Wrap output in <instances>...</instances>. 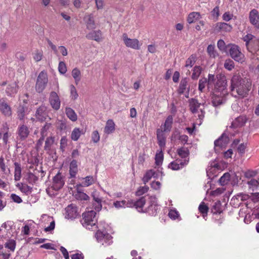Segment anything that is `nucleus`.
Returning <instances> with one entry per match:
<instances>
[{"label":"nucleus","instance_id":"obj_53","mask_svg":"<svg viewBox=\"0 0 259 259\" xmlns=\"http://www.w3.org/2000/svg\"><path fill=\"white\" fill-rule=\"evenodd\" d=\"M25 107L23 105H20L18 108L17 116L20 120H23L24 117Z\"/></svg>","mask_w":259,"mask_h":259},{"label":"nucleus","instance_id":"obj_62","mask_svg":"<svg viewBox=\"0 0 259 259\" xmlns=\"http://www.w3.org/2000/svg\"><path fill=\"white\" fill-rule=\"evenodd\" d=\"M10 198L14 202L17 203H20L22 202L21 198L16 194H12L11 195Z\"/></svg>","mask_w":259,"mask_h":259},{"label":"nucleus","instance_id":"obj_4","mask_svg":"<svg viewBox=\"0 0 259 259\" xmlns=\"http://www.w3.org/2000/svg\"><path fill=\"white\" fill-rule=\"evenodd\" d=\"M148 204V206L144 209V213H147L151 216H156L160 210L156 197L153 196L149 197Z\"/></svg>","mask_w":259,"mask_h":259},{"label":"nucleus","instance_id":"obj_21","mask_svg":"<svg viewBox=\"0 0 259 259\" xmlns=\"http://www.w3.org/2000/svg\"><path fill=\"white\" fill-rule=\"evenodd\" d=\"M78 172L77 161L76 159H73L69 164V178H75Z\"/></svg>","mask_w":259,"mask_h":259},{"label":"nucleus","instance_id":"obj_47","mask_svg":"<svg viewBox=\"0 0 259 259\" xmlns=\"http://www.w3.org/2000/svg\"><path fill=\"white\" fill-rule=\"evenodd\" d=\"M217 79V75L215 76L214 74H208V78H207V87L208 88H210L212 87L213 85H214V82Z\"/></svg>","mask_w":259,"mask_h":259},{"label":"nucleus","instance_id":"obj_34","mask_svg":"<svg viewBox=\"0 0 259 259\" xmlns=\"http://www.w3.org/2000/svg\"><path fill=\"white\" fill-rule=\"evenodd\" d=\"M65 112L67 116L72 121H76L77 116L75 111L70 107H67L65 109Z\"/></svg>","mask_w":259,"mask_h":259},{"label":"nucleus","instance_id":"obj_15","mask_svg":"<svg viewBox=\"0 0 259 259\" xmlns=\"http://www.w3.org/2000/svg\"><path fill=\"white\" fill-rule=\"evenodd\" d=\"M188 80L189 78L187 77L183 78L181 80L179 88L177 90V92L179 95L184 94L185 91H187L188 95H189L190 87L188 83Z\"/></svg>","mask_w":259,"mask_h":259},{"label":"nucleus","instance_id":"obj_31","mask_svg":"<svg viewBox=\"0 0 259 259\" xmlns=\"http://www.w3.org/2000/svg\"><path fill=\"white\" fill-rule=\"evenodd\" d=\"M211 212L213 214H220L222 212V203L220 200L214 203L211 208Z\"/></svg>","mask_w":259,"mask_h":259},{"label":"nucleus","instance_id":"obj_60","mask_svg":"<svg viewBox=\"0 0 259 259\" xmlns=\"http://www.w3.org/2000/svg\"><path fill=\"white\" fill-rule=\"evenodd\" d=\"M67 145V139L65 136L62 137L60 140V148L62 152H64L65 148Z\"/></svg>","mask_w":259,"mask_h":259},{"label":"nucleus","instance_id":"obj_28","mask_svg":"<svg viewBox=\"0 0 259 259\" xmlns=\"http://www.w3.org/2000/svg\"><path fill=\"white\" fill-rule=\"evenodd\" d=\"M115 130V123L112 119H109L106 122L104 132L107 134L113 133Z\"/></svg>","mask_w":259,"mask_h":259},{"label":"nucleus","instance_id":"obj_6","mask_svg":"<svg viewBox=\"0 0 259 259\" xmlns=\"http://www.w3.org/2000/svg\"><path fill=\"white\" fill-rule=\"evenodd\" d=\"M95 237L98 242L105 246L110 245L113 242L112 237L106 230H98L95 234Z\"/></svg>","mask_w":259,"mask_h":259},{"label":"nucleus","instance_id":"obj_11","mask_svg":"<svg viewBox=\"0 0 259 259\" xmlns=\"http://www.w3.org/2000/svg\"><path fill=\"white\" fill-rule=\"evenodd\" d=\"M91 196L93 199L92 202L93 208L96 211H100L102 208V200L100 196V193L98 191L95 190L92 193Z\"/></svg>","mask_w":259,"mask_h":259},{"label":"nucleus","instance_id":"obj_64","mask_svg":"<svg viewBox=\"0 0 259 259\" xmlns=\"http://www.w3.org/2000/svg\"><path fill=\"white\" fill-rule=\"evenodd\" d=\"M179 214L178 212L176 210H172L171 209L168 213L169 217L173 220H176L178 217Z\"/></svg>","mask_w":259,"mask_h":259},{"label":"nucleus","instance_id":"obj_16","mask_svg":"<svg viewBox=\"0 0 259 259\" xmlns=\"http://www.w3.org/2000/svg\"><path fill=\"white\" fill-rule=\"evenodd\" d=\"M35 116L38 120L45 121L47 117L48 116L47 107L45 106H40L37 109Z\"/></svg>","mask_w":259,"mask_h":259},{"label":"nucleus","instance_id":"obj_22","mask_svg":"<svg viewBox=\"0 0 259 259\" xmlns=\"http://www.w3.org/2000/svg\"><path fill=\"white\" fill-rule=\"evenodd\" d=\"M18 89V85L17 82H14L9 84L6 90V93L8 96L14 97L17 94Z\"/></svg>","mask_w":259,"mask_h":259},{"label":"nucleus","instance_id":"obj_61","mask_svg":"<svg viewBox=\"0 0 259 259\" xmlns=\"http://www.w3.org/2000/svg\"><path fill=\"white\" fill-rule=\"evenodd\" d=\"M211 14L213 17V18H215V20H217L218 19V17L220 15L219 7H215L211 11Z\"/></svg>","mask_w":259,"mask_h":259},{"label":"nucleus","instance_id":"obj_9","mask_svg":"<svg viewBox=\"0 0 259 259\" xmlns=\"http://www.w3.org/2000/svg\"><path fill=\"white\" fill-rule=\"evenodd\" d=\"M65 210V218L66 219L73 220L79 215L77 207L73 203L68 205Z\"/></svg>","mask_w":259,"mask_h":259},{"label":"nucleus","instance_id":"obj_45","mask_svg":"<svg viewBox=\"0 0 259 259\" xmlns=\"http://www.w3.org/2000/svg\"><path fill=\"white\" fill-rule=\"evenodd\" d=\"M55 141V137H50L46 139L44 149L46 151L50 150L52 145Z\"/></svg>","mask_w":259,"mask_h":259},{"label":"nucleus","instance_id":"obj_10","mask_svg":"<svg viewBox=\"0 0 259 259\" xmlns=\"http://www.w3.org/2000/svg\"><path fill=\"white\" fill-rule=\"evenodd\" d=\"M65 184L63 177L60 172H58L53 179L52 188L53 190L58 191L61 189Z\"/></svg>","mask_w":259,"mask_h":259},{"label":"nucleus","instance_id":"obj_43","mask_svg":"<svg viewBox=\"0 0 259 259\" xmlns=\"http://www.w3.org/2000/svg\"><path fill=\"white\" fill-rule=\"evenodd\" d=\"M81 135V131L79 128H75L72 131L71 134V139L74 141H77Z\"/></svg>","mask_w":259,"mask_h":259},{"label":"nucleus","instance_id":"obj_38","mask_svg":"<svg viewBox=\"0 0 259 259\" xmlns=\"http://www.w3.org/2000/svg\"><path fill=\"white\" fill-rule=\"evenodd\" d=\"M16 246V242L14 239H9L4 244V246L6 248L10 249V250L12 252L15 251Z\"/></svg>","mask_w":259,"mask_h":259},{"label":"nucleus","instance_id":"obj_7","mask_svg":"<svg viewBox=\"0 0 259 259\" xmlns=\"http://www.w3.org/2000/svg\"><path fill=\"white\" fill-rule=\"evenodd\" d=\"M48 81V75L46 72L41 71L36 79L35 90L38 93H41L45 89Z\"/></svg>","mask_w":259,"mask_h":259},{"label":"nucleus","instance_id":"obj_36","mask_svg":"<svg viewBox=\"0 0 259 259\" xmlns=\"http://www.w3.org/2000/svg\"><path fill=\"white\" fill-rule=\"evenodd\" d=\"M230 179V174L229 172H226L220 178L219 182L221 186H225L228 183Z\"/></svg>","mask_w":259,"mask_h":259},{"label":"nucleus","instance_id":"obj_59","mask_svg":"<svg viewBox=\"0 0 259 259\" xmlns=\"http://www.w3.org/2000/svg\"><path fill=\"white\" fill-rule=\"evenodd\" d=\"M70 94L72 99L74 100H76L78 96L75 87L72 84L70 85Z\"/></svg>","mask_w":259,"mask_h":259},{"label":"nucleus","instance_id":"obj_1","mask_svg":"<svg viewBox=\"0 0 259 259\" xmlns=\"http://www.w3.org/2000/svg\"><path fill=\"white\" fill-rule=\"evenodd\" d=\"M250 84L243 79L240 75H234L231 80L230 89L231 92H236L237 95L244 98L248 95Z\"/></svg>","mask_w":259,"mask_h":259},{"label":"nucleus","instance_id":"obj_41","mask_svg":"<svg viewBox=\"0 0 259 259\" xmlns=\"http://www.w3.org/2000/svg\"><path fill=\"white\" fill-rule=\"evenodd\" d=\"M83 181L81 183L83 187H88L94 183V179L92 176H88L83 178Z\"/></svg>","mask_w":259,"mask_h":259},{"label":"nucleus","instance_id":"obj_24","mask_svg":"<svg viewBox=\"0 0 259 259\" xmlns=\"http://www.w3.org/2000/svg\"><path fill=\"white\" fill-rule=\"evenodd\" d=\"M86 37L89 39L94 40L99 42L101 40L102 32L100 30L92 31L87 34Z\"/></svg>","mask_w":259,"mask_h":259},{"label":"nucleus","instance_id":"obj_40","mask_svg":"<svg viewBox=\"0 0 259 259\" xmlns=\"http://www.w3.org/2000/svg\"><path fill=\"white\" fill-rule=\"evenodd\" d=\"M185 163H180V164H177L176 162H174V161L169 163L168 165V168L171 169L173 170H178L183 167L185 166Z\"/></svg>","mask_w":259,"mask_h":259},{"label":"nucleus","instance_id":"obj_3","mask_svg":"<svg viewBox=\"0 0 259 259\" xmlns=\"http://www.w3.org/2000/svg\"><path fill=\"white\" fill-rule=\"evenodd\" d=\"M226 53L236 62L242 63L243 61L244 55L241 53L240 47L237 45L229 44Z\"/></svg>","mask_w":259,"mask_h":259},{"label":"nucleus","instance_id":"obj_35","mask_svg":"<svg viewBox=\"0 0 259 259\" xmlns=\"http://www.w3.org/2000/svg\"><path fill=\"white\" fill-rule=\"evenodd\" d=\"M155 163L157 166L162 165L163 161V153L162 149H160L159 152H157L155 156Z\"/></svg>","mask_w":259,"mask_h":259},{"label":"nucleus","instance_id":"obj_55","mask_svg":"<svg viewBox=\"0 0 259 259\" xmlns=\"http://www.w3.org/2000/svg\"><path fill=\"white\" fill-rule=\"evenodd\" d=\"M212 103L213 106L217 107L220 106L223 103V99L220 98L219 95H216L213 98Z\"/></svg>","mask_w":259,"mask_h":259},{"label":"nucleus","instance_id":"obj_52","mask_svg":"<svg viewBox=\"0 0 259 259\" xmlns=\"http://www.w3.org/2000/svg\"><path fill=\"white\" fill-rule=\"evenodd\" d=\"M27 180L29 184H33L38 180V177L31 172H29L27 174Z\"/></svg>","mask_w":259,"mask_h":259},{"label":"nucleus","instance_id":"obj_20","mask_svg":"<svg viewBox=\"0 0 259 259\" xmlns=\"http://www.w3.org/2000/svg\"><path fill=\"white\" fill-rule=\"evenodd\" d=\"M249 21L253 25L258 27L259 26V16L258 11L254 9L250 11L249 16Z\"/></svg>","mask_w":259,"mask_h":259},{"label":"nucleus","instance_id":"obj_33","mask_svg":"<svg viewBox=\"0 0 259 259\" xmlns=\"http://www.w3.org/2000/svg\"><path fill=\"white\" fill-rule=\"evenodd\" d=\"M199 212L202 214L203 218L206 220L207 212L209 210L208 207L205 204L204 202H201L198 207Z\"/></svg>","mask_w":259,"mask_h":259},{"label":"nucleus","instance_id":"obj_39","mask_svg":"<svg viewBox=\"0 0 259 259\" xmlns=\"http://www.w3.org/2000/svg\"><path fill=\"white\" fill-rule=\"evenodd\" d=\"M153 174V169H149L146 171L142 178V181L145 185L151 180Z\"/></svg>","mask_w":259,"mask_h":259},{"label":"nucleus","instance_id":"obj_32","mask_svg":"<svg viewBox=\"0 0 259 259\" xmlns=\"http://www.w3.org/2000/svg\"><path fill=\"white\" fill-rule=\"evenodd\" d=\"M15 171H14V180L15 181H18L21 177V167L20 163L15 162L14 163Z\"/></svg>","mask_w":259,"mask_h":259},{"label":"nucleus","instance_id":"obj_8","mask_svg":"<svg viewBox=\"0 0 259 259\" xmlns=\"http://www.w3.org/2000/svg\"><path fill=\"white\" fill-rule=\"evenodd\" d=\"M29 134V127L26 125L24 124L19 125L16 132L17 140L20 141H25L28 137Z\"/></svg>","mask_w":259,"mask_h":259},{"label":"nucleus","instance_id":"obj_44","mask_svg":"<svg viewBox=\"0 0 259 259\" xmlns=\"http://www.w3.org/2000/svg\"><path fill=\"white\" fill-rule=\"evenodd\" d=\"M177 153L182 158H185L188 157L189 155V151L187 148L181 147L178 149Z\"/></svg>","mask_w":259,"mask_h":259},{"label":"nucleus","instance_id":"obj_25","mask_svg":"<svg viewBox=\"0 0 259 259\" xmlns=\"http://www.w3.org/2000/svg\"><path fill=\"white\" fill-rule=\"evenodd\" d=\"M84 20L85 21L88 29L93 30L96 28L95 22L92 14L85 16L84 17Z\"/></svg>","mask_w":259,"mask_h":259},{"label":"nucleus","instance_id":"obj_17","mask_svg":"<svg viewBox=\"0 0 259 259\" xmlns=\"http://www.w3.org/2000/svg\"><path fill=\"white\" fill-rule=\"evenodd\" d=\"M164 133H165V131H163V130L160 128H157L156 130L157 143L160 149H163L165 146L166 136Z\"/></svg>","mask_w":259,"mask_h":259},{"label":"nucleus","instance_id":"obj_29","mask_svg":"<svg viewBox=\"0 0 259 259\" xmlns=\"http://www.w3.org/2000/svg\"><path fill=\"white\" fill-rule=\"evenodd\" d=\"M229 137L225 133H223L218 139L214 142V147H220L223 146V142L225 144L228 142Z\"/></svg>","mask_w":259,"mask_h":259},{"label":"nucleus","instance_id":"obj_30","mask_svg":"<svg viewBox=\"0 0 259 259\" xmlns=\"http://www.w3.org/2000/svg\"><path fill=\"white\" fill-rule=\"evenodd\" d=\"M201 18L200 13L193 12L190 13L187 17V21L189 24L193 23Z\"/></svg>","mask_w":259,"mask_h":259},{"label":"nucleus","instance_id":"obj_57","mask_svg":"<svg viewBox=\"0 0 259 259\" xmlns=\"http://www.w3.org/2000/svg\"><path fill=\"white\" fill-rule=\"evenodd\" d=\"M32 188L27 185L24 184L23 187L21 188V191L25 194L26 195H28L32 192Z\"/></svg>","mask_w":259,"mask_h":259},{"label":"nucleus","instance_id":"obj_58","mask_svg":"<svg viewBox=\"0 0 259 259\" xmlns=\"http://www.w3.org/2000/svg\"><path fill=\"white\" fill-rule=\"evenodd\" d=\"M58 70L61 74H64L67 71V68L65 63L64 62H60L59 63Z\"/></svg>","mask_w":259,"mask_h":259},{"label":"nucleus","instance_id":"obj_13","mask_svg":"<svg viewBox=\"0 0 259 259\" xmlns=\"http://www.w3.org/2000/svg\"><path fill=\"white\" fill-rule=\"evenodd\" d=\"M122 37L124 43L126 47L136 50L140 49V46L139 45V41L137 39L128 38L126 33H123Z\"/></svg>","mask_w":259,"mask_h":259},{"label":"nucleus","instance_id":"obj_54","mask_svg":"<svg viewBox=\"0 0 259 259\" xmlns=\"http://www.w3.org/2000/svg\"><path fill=\"white\" fill-rule=\"evenodd\" d=\"M148 190L149 187L145 185L144 187H140L136 192V195L137 196H141L148 192Z\"/></svg>","mask_w":259,"mask_h":259},{"label":"nucleus","instance_id":"obj_19","mask_svg":"<svg viewBox=\"0 0 259 259\" xmlns=\"http://www.w3.org/2000/svg\"><path fill=\"white\" fill-rule=\"evenodd\" d=\"M248 118L245 115H240L236 118L235 120L232 123L231 127L237 128L244 126L247 122Z\"/></svg>","mask_w":259,"mask_h":259},{"label":"nucleus","instance_id":"obj_18","mask_svg":"<svg viewBox=\"0 0 259 259\" xmlns=\"http://www.w3.org/2000/svg\"><path fill=\"white\" fill-rule=\"evenodd\" d=\"M0 111L6 116H10L12 115L11 108L4 99H0Z\"/></svg>","mask_w":259,"mask_h":259},{"label":"nucleus","instance_id":"obj_37","mask_svg":"<svg viewBox=\"0 0 259 259\" xmlns=\"http://www.w3.org/2000/svg\"><path fill=\"white\" fill-rule=\"evenodd\" d=\"M202 71V68L200 66H195L193 69L191 78L193 80H197Z\"/></svg>","mask_w":259,"mask_h":259},{"label":"nucleus","instance_id":"obj_5","mask_svg":"<svg viewBox=\"0 0 259 259\" xmlns=\"http://www.w3.org/2000/svg\"><path fill=\"white\" fill-rule=\"evenodd\" d=\"M217 82L214 84L215 93L223 92L225 95L227 92V79L226 76L223 73L217 74Z\"/></svg>","mask_w":259,"mask_h":259},{"label":"nucleus","instance_id":"obj_42","mask_svg":"<svg viewBox=\"0 0 259 259\" xmlns=\"http://www.w3.org/2000/svg\"><path fill=\"white\" fill-rule=\"evenodd\" d=\"M72 76L75 80V83L77 84L80 80L81 72L77 68H74L71 72Z\"/></svg>","mask_w":259,"mask_h":259},{"label":"nucleus","instance_id":"obj_48","mask_svg":"<svg viewBox=\"0 0 259 259\" xmlns=\"http://www.w3.org/2000/svg\"><path fill=\"white\" fill-rule=\"evenodd\" d=\"M207 52L210 57L215 58L218 56V53L215 51L214 45H208L207 48Z\"/></svg>","mask_w":259,"mask_h":259},{"label":"nucleus","instance_id":"obj_63","mask_svg":"<svg viewBox=\"0 0 259 259\" xmlns=\"http://www.w3.org/2000/svg\"><path fill=\"white\" fill-rule=\"evenodd\" d=\"M125 200L115 201L113 202V205L117 208L125 207Z\"/></svg>","mask_w":259,"mask_h":259},{"label":"nucleus","instance_id":"obj_26","mask_svg":"<svg viewBox=\"0 0 259 259\" xmlns=\"http://www.w3.org/2000/svg\"><path fill=\"white\" fill-rule=\"evenodd\" d=\"M145 196H142L135 201V208L140 212L144 213L143 207L146 203Z\"/></svg>","mask_w":259,"mask_h":259},{"label":"nucleus","instance_id":"obj_49","mask_svg":"<svg viewBox=\"0 0 259 259\" xmlns=\"http://www.w3.org/2000/svg\"><path fill=\"white\" fill-rule=\"evenodd\" d=\"M196 62V57L194 55H191L186 61V67H192Z\"/></svg>","mask_w":259,"mask_h":259},{"label":"nucleus","instance_id":"obj_2","mask_svg":"<svg viewBox=\"0 0 259 259\" xmlns=\"http://www.w3.org/2000/svg\"><path fill=\"white\" fill-rule=\"evenodd\" d=\"M80 222L83 227L88 229H92L93 226H96L97 222L96 218V212L95 210L86 211L82 214V219Z\"/></svg>","mask_w":259,"mask_h":259},{"label":"nucleus","instance_id":"obj_14","mask_svg":"<svg viewBox=\"0 0 259 259\" xmlns=\"http://www.w3.org/2000/svg\"><path fill=\"white\" fill-rule=\"evenodd\" d=\"M232 29V25L225 22H218L214 24L213 27L214 32H220L221 31L230 32Z\"/></svg>","mask_w":259,"mask_h":259},{"label":"nucleus","instance_id":"obj_46","mask_svg":"<svg viewBox=\"0 0 259 259\" xmlns=\"http://www.w3.org/2000/svg\"><path fill=\"white\" fill-rule=\"evenodd\" d=\"M75 197L78 200H88L90 197L83 191H78V193H76Z\"/></svg>","mask_w":259,"mask_h":259},{"label":"nucleus","instance_id":"obj_23","mask_svg":"<svg viewBox=\"0 0 259 259\" xmlns=\"http://www.w3.org/2000/svg\"><path fill=\"white\" fill-rule=\"evenodd\" d=\"M173 123V117L172 115H168L166 118L163 124L161 125V129L165 133L169 132L172 128Z\"/></svg>","mask_w":259,"mask_h":259},{"label":"nucleus","instance_id":"obj_27","mask_svg":"<svg viewBox=\"0 0 259 259\" xmlns=\"http://www.w3.org/2000/svg\"><path fill=\"white\" fill-rule=\"evenodd\" d=\"M200 104L198 103L197 99L191 98L189 100L190 109L192 113H196L197 112L198 108L200 107Z\"/></svg>","mask_w":259,"mask_h":259},{"label":"nucleus","instance_id":"obj_56","mask_svg":"<svg viewBox=\"0 0 259 259\" xmlns=\"http://www.w3.org/2000/svg\"><path fill=\"white\" fill-rule=\"evenodd\" d=\"M207 84V78L203 77L199 80L198 90L201 92H203L205 87L206 84Z\"/></svg>","mask_w":259,"mask_h":259},{"label":"nucleus","instance_id":"obj_50","mask_svg":"<svg viewBox=\"0 0 259 259\" xmlns=\"http://www.w3.org/2000/svg\"><path fill=\"white\" fill-rule=\"evenodd\" d=\"M218 48L221 51L227 52L228 50V45H226L223 39H219L217 42Z\"/></svg>","mask_w":259,"mask_h":259},{"label":"nucleus","instance_id":"obj_51","mask_svg":"<svg viewBox=\"0 0 259 259\" xmlns=\"http://www.w3.org/2000/svg\"><path fill=\"white\" fill-rule=\"evenodd\" d=\"M235 67L234 63L230 59H227L224 63V67L229 71L232 70Z\"/></svg>","mask_w":259,"mask_h":259},{"label":"nucleus","instance_id":"obj_12","mask_svg":"<svg viewBox=\"0 0 259 259\" xmlns=\"http://www.w3.org/2000/svg\"><path fill=\"white\" fill-rule=\"evenodd\" d=\"M49 100L51 106L53 109L58 110L60 109L61 102L56 92L54 91L51 92L50 94Z\"/></svg>","mask_w":259,"mask_h":259}]
</instances>
